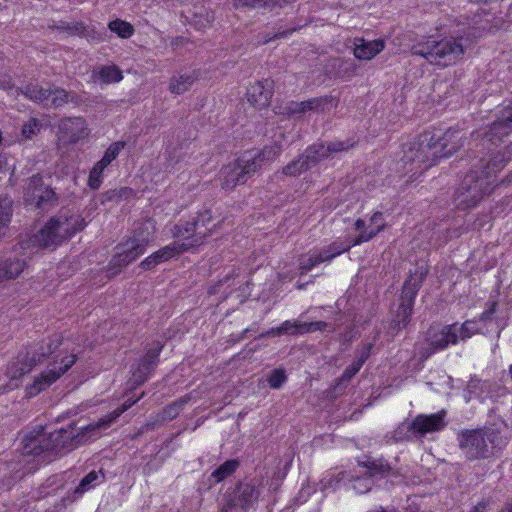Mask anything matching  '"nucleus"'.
Returning a JSON list of instances; mask_svg holds the SVG:
<instances>
[{"instance_id": "f3484780", "label": "nucleus", "mask_w": 512, "mask_h": 512, "mask_svg": "<svg viewBox=\"0 0 512 512\" xmlns=\"http://www.w3.org/2000/svg\"><path fill=\"white\" fill-rule=\"evenodd\" d=\"M445 411L433 414H420L410 424V430L417 436H425L428 433L441 431L445 426Z\"/></svg>"}, {"instance_id": "4468645a", "label": "nucleus", "mask_w": 512, "mask_h": 512, "mask_svg": "<svg viewBox=\"0 0 512 512\" xmlns=\"http://www.w3.org/2000/svg\"><path fill=\"white\" fill-rule=\"evenodd\" d=\"M104 480L105 475L101 470L90 471L80 480L79 484L72 491H68L67 496L63 497L58 503L55 504V509L57 512H61L67 507V505L72 504L77 499L81 498L84 493L100 485L104 482Z\"/></svg>"}, {"instance_id": "c85d7f7f", "label": "nucleus", "mask_w": 512, "mask_h": 512, "mask_svg": "<svg viewBox=\"0 0 512 512\" xmlns=\"http://www.w3.org/2000/svg\"><path fill=\"white\" fill-rule=\"evenodd\" d=\"M385 47L383 39H376L366 41L363 38H358L354 42V56L359 60H371Z\"/></svg>"}, {"instance_id": "9d476101", "label": "nucleus", "mask_w": 512, "mask_h": 512, "mask_svg": "<svg viewBox=\"0 0 512 512\" xmlns=\"http://www.w3.org/2000/svg\"><path fill=\"white\" fill-rule=\"evenodd\" d=\"M495 438L493 430L466 431L460 437V448L470 460L487 458L494 453Z\"/></svg>"}, {"instance_id": "bf43d9fd", "label": "nucleus", "mask_w": 512, "mask_h": 512, "mask_svg": "<svg viewBox=\"0 0 512 512\" xmlns=\"http://www.w3.org/2000/svg\"><path fill=\"white\" fill-rule=\"evenodd\" d=\"M127 392H128V389H127V388H125V389L123 390V395H126V394H127Z\"/></svg>"}, {"instance_id": "49530a36", "label": "nucleus", "mask_w": 512, "mask_h": 512, "mask_svg": "<svg viewBox=\"0 0 512 512\" xmlns=\"http://www.w3.org/2000/svg\"><path fill=\"white\" fill-rule=\"evenodd\" d=\"M75 362H76L75 355L71 354V355L63 356L60 359L59 366H56V372L61 377L64 373H66L75 364Z\"/></svg>"}, {"instance_id": "09e8293b", "label": "nucleus", "mask_w": 512, "mask_h": 512, "mask_svg": "<svg viewBox=\"0 0 512 512\" xmlns=\"http://www.w3.org/2000/svg\"><path fill=\"white\" fill-rule=\"evenodd\" d=\"M86 102L84 95L73 90H67V103H72L75 107H79Z\"/></svg>"}, {"instance_id": "72a5a7b5", "label": "nucleus", "mask_w": 512, "mask_h": 512, "mask_svg": "<svg viewBox=\"0 0 512 512\" xmlns=\"http://www.w3.org/2000/svg\"><path fill=\"white\" fill-rule=\"evenodd\" d=\"M283 146L279 141H275V143L271 146H265L261 152L252 153L246 152L245 154L251 155L254 159H256V163L258 164V168H260L263 164L274 160L277 156L280 155Z\"/></svg>"}, {"instance_id": "ea45409f", "label": "nucleus", "mask_w": 512, "mask_h": 512, "mask_svg": "<svg viewBox=\"0 0 512 512\" xmlns=\"http://www.w3.org/2000/svg\"><path fill=\"white\" fill-rule=\"evenodd\" d=\"M67 104V90L51 84V97L49 98L47 108L58 109Z\"/></svg>"}, {"instance_id": "c756f323", "label": "nucleus", "mask_w": 512, "mask_h": 512, "mask_svg": "<svg viewBox=\"0 0 512 512\" xmlns=\"http://www.w3.org/2000/svg\"><path fill=\"white\" fill-rule=\"evenodd\" d=\"M17 94L25 96L27 99L47 108L49 98L51 97V84L48 88L42 87L37 82H29L23 87L17 88Z\"/></svg>"}, {"instance_id": "2eb2a0df", "label": "nucleus", "mask_w": 512, "mask_h": 512, "mask_svg": "<svg viewBox=\"0 0 512 512\" xmlns=\"http://www.w3.org/2000/svg\"><path fill=\"white\" fill-rule=\"evenodd\" d=\"M86 121L82 117H66L61 119L58 126V138L64 144H76L85 138Z\"/></svg>"}, {"instance_id": "7c9ffc66", "label": "nucleus", "mask_w": 512, "mask_h": 512, "mask_svg": "<svg viewBox=\"0 0 512 512\" xmlns=\"http://www.w3.org/2000/svg\"><path fill=\"white\" fill-rule=\"evenodd\" d=\"M258 496L259 492L253 485L249 483H241L234 491L232 504L233 506L247 508L257 500Z\"/></svg>"}, {"instance_id": "a19ab883", "label": "nucleus", "mask_w": 512, "mask_h": 512, "mask_svg": "<svg viewBox=\"0 0 512 512\" xmlns=\"http://www.w3.org/2000/svg\"><path fill=\"white\" fill-rule=\"evenodd\" d=\"M238 465L239 462L237 460H227L211 474V477L215 483H219L233 474Z\"/></svg>"}, {"instance_id": "39448f33", "label": "nucleus", "mask_w": 512, "mask_h": 512, "mask_svg": "<svg viewBox=\"0 0 512 512\" xmlns=\"http://www.w3.org/2000/svg\"><path fill=\"white\" fill-rule=\"evenodd\" d=\"M464 42L466 41L462 37H447L440 40L429 37L413 45L411 51L414 55L425 58L431 65L445 68L462 58L466 47Z\"/></svg>"}, {"instance_id": "c9c22d12", "label": "nucleus", "mask_w": 512, "mask_h": 512, "mask_svg": "<svg viewBox=\"0 0 512 512\" xmlns=\"http://www.w3.org/2000/svg\"><path fill=\"white\" fill-rule=\"evenodd\" d=\"M128 265V250L117 252L110 260L107 268V277L116 276L123 267Z\"/></svg>"}, {"instance_id": "c03bdc74", "label": "nucleus", "mask_w": 512, "mask_h": 512, "mask_svg": "<svg viewBox=\"0 0 512 512\" xmlns=\"http://www.w3.org/2000/svg\"><path fill=\"white\" fill-rule=\"evenodd\" d=\"M286 374L285 371L282 369H275L273 370L270 375L268 376V384L273 389L280 388L283 383L286 381Z\"/></svg>"}, {"instance_id": "680f3d73", "label": "nucleus", "mask_w": 512, "mask_h": 512, "mask_svg": "<svg viewBox=\"0 0 512 512\" xmlns=\"http://www.w3.org/2000/svg\"><path fill=\"white\" fill-rule=\"evenodd\" d=\"M126 190H127V188H122V189H121V191H122L123 193H125V192H126Z\"/></svg>"}, {"instance_id": "4be33fe9", "label": "nucleus", "mask_w": 512, "mask_h": 512, "mask_svg": "<svg viewBox=\"0 0 512 512\" xmlns=\"http://www.w3.org/2000/svg\"><path fill=\"white\" fill-rule=\"evenodd\" d=\"M326 327V323L317 321V322H300V321H284L279 327L272 328L267 332L268 336H276V335H296V334H304L307 332L322 330Z\"/></svg>"}, {"instance_id": "58836bf2", "label": "nucleus", "mask_w": 512, "mask_h": 512, "mask_svg": "<svg viewBox=\"0 0 512 512\" xmlns=\"http://www.w3.org/2000/svg\"><path fill=\"white\" fill-rule=\"evenodd\" d=\"M371 348V344H368L363 348L358 359L345 369L343 373V379H351L361 369L362 365L370 355Z\"/></svg>"}, {"instance_id": "4c0bfd02", "label": "nucleus", "mask_w": 512, "mask_h": 512, "mask_svg": "<svg viewBox=\"0 0 512 512\" xmlns=\"http://www.w3.org/2000/svg\"><path fill=\"white\" fill-rule=\"evenodd\" d=\"M97 76L107 84L119 82L123 78L122 71L116 65L102 66Z\"/></svg>"}, {"instance_id": "603ef678", "label": "nucleus", "mask_w": 512, "mask_h": 512, "mask_svg": "<svg viewBox=\"0 0 512 512\" xmlns=\"http://www.w3.org/2000/svg\"><path fill=\"white\" fill-rule=\"evenodd\" d=\"M494 311H495V304L493 303V304L491 305V307H490L488 310H486V311H484V312L482 313V315H481V320H483V321H484V320L489 319V318H490V316L494 313Z\"/></svg>"}, {"instance_id": "7ed1b4c3", "label": "nucleus", "mask_w": 512, "mask_h": 512, "mask_svg": "<svg viewBox=\"0 0 512 512\" xmlns=\"http://www.w3.org/2000/svg\"><path fill=\"white\" fill-rule=\"evenodd\" d=\"M211 221L212 215L210 211H204L199 213L197 217L193 218L191 221H186L185 223L180 222L175 225L171 230V234L172 237L178 238L179 240L170 243L147 257L142 262V266L146 269H150L159 263L168 261L183 252L200 246L216 227V224L210 225Z\"/></svg>"}, {"instance_id": "a18cd8bd", "label": "nucleus", "mask_w": 512, "mask_h": 512, "mask_svg": "<svg viewBox=\"0 0 512 512\" xmlns=\"http://www.w3.org/2000/svg\"><path fill=\"white\" fill-rule=\"evenodd\" d=\"M109 29L121 38H128V22L115 19L108 24Z\"/></svg>"}, {"instance_id": "e2e57ef3", "label": "nucleus", "mask_w": 512, "mask_h": 512, "mask_svg": "<svg viewBox=\"0 0 512 512\" xmlns=\"http://www.w3.org/2000/svg\"><path fill=\"white\" fill-rule=\"evenodd\" d=\"M510 374H511V377H512V366L510 367Z\"/></svg>"}, {"instance_id": "79ce46f5", "label": "nucleus", "mask_w": 512, "mask_h": 512, "mask_svg": "<svg viewBox=\"0 0 512 512\" xmlns=\"http://www.w3.org/2000/svg\"><path fill=\"white\" fill-rule=\"evenodd\" d=\"M290 0H234L236 7H251V8H262V7H273L281 6Z\"/></svg>"}, {"instance_id": "f8f14e48", "label": "nucleus", "mask_w": 512, "mask_h": 512, "mask_svg": "<svg viewBox=\"0 0 512 512\" xmlns=\"http://www.w3.org/2000/svg\"><path fill=\"white\" fill-rule=\"evenodd\" d=\"M30 252L19 247V241L10 251L0 254V283L18 278L27 267Z\"/></svg>"}, {"instance_id": "e433bc0d", "label": "nucleus", "mask_w": 512, "mask_h": 512, "mask_svg": "<svg viewBox=\"0 0 512 512\" xmlns=\"http://www.w3.org/2000/svg\"><path fill=\"white\" fill-rule=\"evenodd\" d=\"M125 142H115L111 144L105 151L103 157L96 163L99 170H104L113 160L117 158Z\"/></svg>"}, {"instance_id": "2f4dec72", "label": "nucleus", "mask_w": 512, "mask_h": 512, "mask_svg": "<svg viewBox=\"0 0 512 512\" xmlns=\"http://www.w3.org/2000/svg\"><path fill=\"white\" fill-rule=\"evenodd\" d=\"M14 201L8 194L0 195V242L6 236L13 215Z\"/></svg>"}, {"instance_id": "aec40b11", "label": "nucleus", "mask_w": 512, "mask_h": 512, "mask_svg": "<svg viewBox=\"0 0 512 512\" xmlns=\"http://www.w3.org/2000/svg\"><path fill=\"white\" fill-rule=\"evenodd\" d=\"M155 225L152 220L141 223L134 231V239H130V261L144 253L146 246L153 240Z\"/></svg>"}, {"instance_id": "a878e982", "label": "nucleus", "mask_w": 512, "mask_h": 512, "mask_svg": "<svg viewBox=\"0 0 512 512\" xmlns=\"http://www.w3.org/2000/svg\"><path fill=\"white\" fill-rule=\"evenodd\" d=\"M512 130V107H506L502 111V115L496 120L491 126L488 133L485 134L487 141L493 145H497V142L501 140L502 136L508 135L509 131Z\"/></svg>"}, {"instance_id": "dca6fc26", "label": "nucleus", "mask_w": 512, "mask_h": 512, "mask_svg": "<svg viewBox=\"0 0 512 512\" xmlns=\"http://www.w3.org/2000/svg\"><path fill=\"white\" fill-rule=\"evenodd\" d=\"M350 245H344L342 242H334L323 252L313 251L307 255H304L299 260V269L302 272H308L313 269L316 265L331 260L337 255L347 251Z\"/></svg>"}, {"instance_id": "1a4fd4ad", "label": "nucleus", "mask_w": 512, "mask_h": 512, "mask_svg": "<svg viewBox=\"0 0 512 512\" xmlns=\"http://www.w3.org/2000/svg\"><path fill=\"white\" fill-rule=\"evenodd\" d=\"M63 338L59 334H53L47 339H43L33 345L25 348L18 355V361L21 364L19 371L21 374L29 373L34 366L44 362L50 356L57 360L59 355L55 356L56 351L62 345Z\"/></svg>"}, {"instance_id": "6e6552de", "label": "nucleus", "mask_w": 512, "mask_h": 512, "mask_svg": "<svg viewBox=\"0 0 512 512\" xmlns=\"http://www.w3.org/2000/svg\"><path fill=\"white\" fill-rule=\"evenodd\" d=\"M23 201L26 207L47 212L58 206L59 195L51 184V177L45 178L40 173L27 178L23 187Z\"/></svg>"}, {"instance_id": "ddd939ff", "label": "nucleus", "mask_w": 512, "mask_h": 512, "mask_svg": "<svg viewBox=\"0 0 512 512\" xmlns=\"http://www.w3.org/2000/svg\"><path fill=\"white\" fill-rule=\"evenodd\" d=\"M162 347L163 345L160 341H153L145 347L144 351L135 358L130 381L133 380L134 384L139 385L148 379L158 364Z\"/></svg>"}, {"instance_id": "6e6d98bb", "label": "nucleus", "mask_w": 512, "mask_h": 512, "mask_svg": "<svg viewBox=\"0 0 512 512\" xmlns=\"http://www.w3.org/2000/svg\"><path fill=\"white\" fill-rule=\"evenodd\" d=\"M502 512H512V503L508 504Z\"/></svg>"}, {"instance_id": "20e7f679", "label": "nucleus", "mask_w": 512, "mask_h": 512, "mask_svg": "<svg viewBox=\"0 0 512 512\" xmlns=\"http://www.w3.org/2000/svg\"><path fill=\"white\" fill-rule=\"evenodd\" d=\"M86 225L81 215H67L60 211L58 215L51 217L36 234L19 240V247L28 250L30 254L38 249H55L82 231Z\"/></svg>"}, {"instance_id": "0eeeda50", "label": "nucleus", "mask_w": 512, "mask_h": 512, "mask_svg": "<svg viewBox=\"0 0 512 512\" xmlns=\"http://www.w3.org/2000/svg\"><path fill=\"white\" fill-rule=\"evenodd\" d=\"M353 146L354 142L350 140L334 141L328 144H315L308 148L297 160L285 166L282 173L287 176H297L320 164L329 157L334 158L337 153L348 151Z\"/></svg>"}, {"instance_id": "37998d69", "label": "nucleus", "mask_w": 512, "mask_h": 512, "mask_svg": "<svg viewBox=\"0 0 512 512\" xmlns=\"http://www.w3.org/2000/svg\"><path fill=\"white\" fill-rule=\"evenodd\" d=\"M480 330L479 325L475 321H466L460 328L457 327L458 338H470Z\"/></svg>"}, {"instance_id": "473e14b6", "label": "nucleus", "mask_w": 512, "mask_h": 512, "mask_svg": "<svg viewBox=\"0 0 512 512\" xmlns=\"http://www.w3.org/2000/svg\"><path fill=\"white\" fill-rule=\"evenodd\" d=\"M197 76L193 72H184L178 76L172 77L169 83V90L173 94H182L189 90V88L195 82Z\"/></svg>"}, {"instance_id": "a211bd4d", "label": "nucleus", "mask_w": 512, "mask_h": 512, "mask_svg": "<svg viewBox=\"0 0 512 512\" xmlns=\"http://www.w3.org/2000/svg\"><path fill=\"white\" fill-rule=\"evenodd\" d=\"M418 290V284H411L406 281L402 291V301L393 320L394 329L401 330L407 326L413 309V300Z\"/></svg>"}, {"instance_id": "9b49d317", "label": "nucleus", "mask_w": 512, "mask_h": 512, "mask_svg": "<svg viewBox=\"0 0 512 512\" xmlns=\"http://www.w3.org/2000/svg\"><path fill=\"white\" fill-rule=\"evenodd\" d=\"M258 169L256 159L249 154H243L233 163L221 169L222 187L232 189L237 184L245 183L248 177Z\"/></svg>"}, {"instance_id": "bb28decb", "label": "nucleus", "mask_w": 512, "mask_h": 512, "mask_svg": "<svg viewBox=\"0 0 512 512\" xmlns=\"http://www.w3.org/2000/svg\"><path fill=\"white\" fill-rule=\"evenodd\" d=\"M328 103L332 104V100L327 97L313 98L302 102L291 101L287 103L285 107L279 106L278 111H276V113L282 115H295L302 112H306L308 110L318 109L320 107L324 109V106Z\"/></svg>"}, {"instance_id": "412c9836", "label": "nucleus", "mask_w": 512, "mask_h": 512, "mask_svg": "<svg viewBox=\"0 0 512 512\" xmlns=\"http://www.w3.org/2000/svg\"><path fill=\"white\" fill-rule=\"evenodd\" d=\"M427 339L433 348V352L444 349L449 344H456L458 340L457 326H432L428 330Z\"/></svg>"}, {"instance_id": "f03ea898", "label": "nucleus", "mask_w": 512, "mask_h": 512, "mask_svg": "<svg viewBox=\"0 0 512 512\" xmlns=\"http://www.w3.org/2000/svg\"><path fill=\"white\" fill-rule=\"evenodd\" d=\"M459 133L456 129H433L424 132L417 141L403 144L401 160L404 167L410 166L407 172L414 176L435 165L439 159L451 156L461 146Z\"/></svg>"}, {"instance_id": "5fc2aeb1", "label": "nucleus", "mask_w": 512, "mask_h": 512, "mask_svg": "<svg viewBox=\"0 0 512 512\" xmlns=\"http://www.w3.org/2000/svg\"><path fill=\"white\" fill-rule=\"evenodd\" d=\"M129 400H130V406H131L133 403H135L139 400V397L134 399V397L130 394Z\"/></svg>"}, {"instance_id": "864d4df0", "label": "nucleus", "mask_w": 512, "mask_h": 512, "mask_svg": "<svg viewBox=\"0 0 512 512\" xmlns=\"http://www.w3.org/2000/svg\"><path fill=\"white\" fill-rule=\"evenodd\" d=\"M485 510H486V505L484 503H479L470 512H485Z\"/></svg>"}, {"instance_id": "052dcab7", "label": "nucleus", "mask_w": 512, "mask_h": 512, "mask_svg": "<svg viewBox=\"0 0 512 512\" xmlns=\"http://www.w3.org/2000/svg\"><path fill=\"white\" fill-rule=\"evenodd\" d=\"M45 512H57V510L54 508L53 510H46Z\"/></svg>"}, {"instance_id": "3c124183", "label": "nucleus", "mask_w": 512, "mask_h": 512, "mask_svg": "<svg viewBox=\"0 0 512 512\" xmlns=\"http://www.w3.org/2000/svg\"><path fill=\"white\" fill-rule=\"evenodd\" d=\"M182 402L180 404L178 403H174L172 404L168 409H167V413L169 416L171 417H174L178 414L179 412V408L181 406Z\"/></svg>"}, {"instance_id": "f257e3e1", "label": "nucleus", "mask_w": 512, "mask_h": 512, "mask_svg": "<svg viewBox=\"0 0 512 512\" xmlns=\"http://www.w3.org/2000/svg\"><path fill=\"white\" fill-rule=\"evenodd\" d=\"M127 409L128 400L95 423H86L79 419L53 432H47L44 427L33 428L21 439V457L32 456L38 462L49 463L100 437L102 431L108 429Z\"/></svg>"}, {"instance_id": "393cba45", "label": "nucleus", "mask_w": 512, "mask_h": 512, "mask_svg": "<svg viewBox=\"0 0 512 512\" xmlns=\"http://www.w3.org/2000/svg\"><path fill=\"white\" fill-rule=\"evenodd\" d=\"M360 470L355 472L351 476V488L357 494H364L370 491L373 485V477L375 476V464L374 463H364L363 466H359Z\"/></svg>"}, {"instance_id": "de8ad7c7", "label": "nucleus", "mask_w": 512, "mask_h": 512, "mask_svg": "<svg viewBox=\"0 0 512 512\" xmlns=\"http://www.w3.org/2000/svg\"><path fill=\"white\" fill-rule=\"evenodd\" d=\"M104 170H99L95 164L91 169L88 179V184L92 189H98L101 185V177Z\"/></svg>"}, {"instance_id": "6ab92c4d", "label": "nucleus", "mask_w": 512, "mask_h": 512, "mask_svg": "<svg viewBox=\"0 0 512 512\" xmlns=\"http://www.w3.org/2000/svg\"><path fill=\"white\" fill-rule=\"evenodd\" d=\"M385 225L386 222L381 212H375L370 217L368 223H366L365 220L358 219L355 222V229L359 232L357 238L353 241H350L349 243H344V245H350L351 247L362 242L369 241L381 230H383Z\"/></svg>"}, {"instance_id": "4d7b16f0", "label": "nucleus", "mask_w": 512, "mask_h": 512, "mask_svg": "<svg viewBox=\"0 0 512 512\" xmlns=\"http://www.w3.org/2000/svg\"><path fill=\"white\" fill-rule=\"evenodd\" d=\"M4 168V162L0 159V172L3 170Z\"/></svg>"}, {"instance_id": "423d86ee", "label": "nucleus", "mask_w": 512, "mask_h": 512, "mask_svg": "<svg viewBox=\"0 0 512 512\" xmlns=\"http://www.w3.org/2000/svg\"><path fill=\"white\" fill-rule=\"evenodd\" d=\"M508 160L502 158L498 161V157H495L487 165L486 170L481 172V175H477V172L467 175L461 187L456 192L457 205L463 209L471 208L475 206L482 197L490 193L492 186L494 185L495 173L499 171L504 163Z\"/></svg>"}, {"instance_id": "5701e85b", "label": "nucleus", "mask_w": 512, "mask_h": 512, "mask_svg": "<svg viewBox=\"0 0 512 512\" xmlns=\"http://www.w3.org/2000/svg\"><path fill=\"white\" fill-rule=\"evenodd\" d=\"M0 476L3 487L10 489L16 482L20 481L29 470L23 460L10 459L0 464Z\"/></svg>"}, {"instance_id": "cd10ccee", "label": "nucleus", "mask_w": 512, "mask_h": 512, "mask_svg": "<svg viewBox=\"0 0 512 512\" xmlns=\"http://www.w3.org/2000/svg\"><path fill=\"white\" fill-rule=\"evenodd\" d=\"M56 364H58V360H54L53 368L40 373L37 377H35L33 383L26 387V395L28 397H34L38 395L40 392L46 390L60 378L59 374L56 372Z\"/></svg>"}, {"instance_id": "b1692460", "label": "nucleus", "mask_w": 512, "mask_h": 512, "mask_svg": "<svg viewBox=\"0 0 512 512\" xmlns=\"http://www.w3.org/2000/svg\"><path fill=\"white\" fill-rule=\"evenodd\" d=\"M272 89L273 82L271 80L258 81L247 89V100L258 109L266 107L271 100Z\"/></svg>"}, {"instance_id": "13d9d810", "label": "nucleus", "mask_w": 512, "mask_h": 512, "mask_svg": "<svg viewBox=\"0 0 512 512\" xmlns=\"http://www.w3.org/2000/svg\"><path fill=\"white\" fill-rule=\"evenodd\" d=\"M129 31H130V36H131L133 33V27L131 25H130Z\"/></svg>"}, {"instance_id": "8fccbe9b", "label": "nucleus", "mask_w": 512, "mask_h": 512, "mask_svg": "<svg viewBox=\"0 0 512 512\" xmlns=\"http://www.w3.org/2000/svg\"><path fill=\"white\" fill-rule=\"evenodd\" d=\"M0 88L4 90H11L14 88V83L9 76L0 77Z\"/></svg>"}, {"instance_id": "f704fd0d", "label": "nucleus", "mask_w": 512, "mask_h": 512, "mask_svg": "<svg viewBox=\"0 0 512 512\" xmlns=\"http://www.w3.org/2000/svg\"><path fill=\"white\" fill-rule=\"evenodd\" d=\"M44 128L43 122L36 117L24 121L21 127V140H32Z\"/></svg>"}]
</instances>
